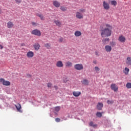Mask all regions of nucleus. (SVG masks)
Returning <instances> with one entry per match:
<instances>
[{"mask_svg": "<svg viewBox=\"0 0 131 131\" xmlns=\"http://www.w3.org/2000/svg\"><path fill=\"white\" fill-rule=\"evenodd\" d=\"M104 28L101 27H100V34L102 37H108V36H111V34L112 33V26L108 24H105L104 25Z\"/></svg>", "mask_w": 131, "mask_h": 131, "instance_id": "1", "label": "nucleus"}, {"mask_svg": "<svg viewBox=\"0 0 131 131\" xmlns=\"http://www.w3.org/2000/svg\"><path fill=\"white\" fill-rule=\"evenodd\" d=\"M0 82H1L3 85H6V86L11 85V82L9 81L5 80L4 78H0Z\"/></svg>", "mask_w": 131, "mask_h": 131, "instance_id": "2", "label": "nucleus"}, {"mask_svg": "<svg viewBox=\"0 0 131 131\" xmlns=\"http://www.w3.org/2000/svg\"><path fill=\"white\" fill-rule=\"evenodd\" d=\"M31 34L33 35H36L37 36H40L41 35V32L38 29H35L32 31Z\"/></svg>", "mask_w": 131, "mask_h": 131, "instance_id": "3", "label": "nucleus"}, {"mask_svg": "<svg viewBox=\"0 0 131 131\" xmlns=\"http://www.w3.org/2000/svg\"><path fill=\"white\" fill-rule=\"evenodd\" d=\"M103 7L104 10H108L110 9V5H109V3L106 1L103 2Z\"/></svg>", "mask_w": 131, "mask_h": 131, "instance_id": "4", "label": "nucleus"}, {"mask_svg": "<svg viewBox=\"0 0 131 131\" xmlns=\"http://www.w3.org/2000/svg\"><path fill=\"white\" fill-rule=\"evenodd\" d=\"M56 66L57 68H62L64 66V64L63 63V61L61 60H58L56 63Z\"/></svg>", "mask_w": 131, "mask_h": 131, "instance_id": "5", "label": "nucleus"}, {"mask_svg": "<svg viewBox=\"0 0 131 131\" xmlns=\"http://www.w3.org/2000/svg\"><path fill=\"white\" fill-rule=\"evenodd\" d=\"M118 40L120 41V42H125V41L126 40V38H125V37L122 35H121L118 39Z\"/></svg>", "mask_w": 131, "mask_h": 131, "instance_id": "6", "label": "nucleus"}, {"mask_svg": "<svg viewBox=\"0 0 131 131\" xmlns=\"http://www.w3.org/2000/svg\"><path fill=\"white\" fill-rule=\"evenodd\" d=\"M111 89L114 92H118V87L115 84H112L111 85Z\"/></svg>", "mask_w": 131, "mask_h": 131, "instance_id": "7", "label": "nucleus"}, {"mask_svg": "<svg viewBox=\"0 0 131 131\" xmlns=\"http://www.w3.org/2000/svg\"><path fill=\"white\" fill-rule=\"evenodd\" d=\"M104 49L107 53H110L112 51V47L109 45H106L104 47Z\"/></svg>", "mask_w": 131, "mask_h": 131, "instance_id": "8", "label": "nucleus"}, {"mask_svg": "<svg viewBox=\"0 0 131 131\" xmlns=\"http://www.w3.org/2000/svg\"><path fill=\"white\" fill-rule=\"evenodd\" d=\"M76 70H81L82 69V64H76L74 66Z\"/></svg>", "mask_w": 131, "mask_h": 131, "instance_id": "9", "label": "nucleus"}, {"mask_svg": "<svg viewBox=\"0 0 131 131\" xmlns=\"http://www.w3.org/2000/svg\"><path fill=\"white\" fill-rule=\"evenodd\" d=\"M34 56V53L32 51H29L27 53V57L28 58H33Z\"/></svg>", "mask_w": 131, "mask_h": 131, "instance_id": "10", "label": "nucleus"}, {"mask_svg": "<svg viewBox=\"0 0 131 131\" xmlns=\"http://www.w3.org/2000/svg\"><path fill=\"white\" fill-rule=\"evenodd\" d=\"M15 107H16L18 112L22 113L23 111L21 110V104H20V103H17V105L15 104Z\"/></svg>", "mask_w": 131, "mask_h": 131, "instance_id": "11", "label": "nucleus"}, {"mask_svg": "<svg viewBox=\"0 0 131 131\" xmlns=\"http://www.w3.org/2000/svg\"><path fill=\"white\" fill-rule=\"evenodd\" d=\"M53 5L55 8H59L60 6V4L59 2L57 1H54L53 2Z\"/></svg>", "mask_w": 131, "mask_h": 131, "instance_id": "12", "label": "nucleus"}, {"mask_svg": "<svg viewBox=\"0 0 131 131\" xmlns=\"http://www.w3.org/2000/svg\"><path fill=\"white\" fill-rule=\"evenodd\" d=\"M33 47L35 51H38L40 48V45L38 43H36L33 45Z\"/></svg>", "mask_w": 131, "mask_h": 131, "instance_id": "13", "label": "nucleus"}, {"mask_svg": "<svg viewBox=\"0 0 131 131\" xmlns=\"http://www.w3.org/2000/svg\"><path fill=\"white\" fill-rule=\"evenodd\" d=\"M76 18H77V19H81V18H82V14L81 12H76Z\"/></svg>", "mask_w": 131, "mask_h": 131, "instance_id": "14", "label": "nucleus"}, {"mask_svg": "<svg viewBox=\"0 0 131 131\" xmlns=\"http://www.w3.org/2000/svg\"><path fill=\"white\" fill-rule=\"evenodd\" d=\"M54 22L56 24V25L57 26H58L59 27H61V26H62V23H61L59 20H54Z\"/></svg>", "mask_w": 131, "mask_h": 131, "instance_id": "15", "label": "nucleus"}, {"mask_svg": "<svg viewBox=\"0 0 131 131\" xmlns=\"http://www.w3.org/2000/svg\"><path fill=\"white\" fill-rule=\"evenodd\" d=\"M81 94V93L78 91H74L73 93V96H74V97H79V96H80Z\"/></svg>", "mask_w": 131, "mask_h": 131, "instance_id": "16", "label": "nucleus"}, {"mask_svg": "<svg viewBox=\"0 0 131 131\" xmlns=\"http://www.w3.org/2000/svg\"><path fill=\"white\" fill-rule=\"evenodd\" d=\"M110 41V39L109 38H106L102 40V42L103 45H108V42Z\"/></svg>", "mask_w": 131, "mask_h": 131, "instance_id": "17", "label": "nucleus"}, {"mask_svg": "<svg viewBox=\"0 0 131 131\" xmlns=\"http://www.w3.org/2000/svg\"><path fill=\"white\" fill-rule=\"evenodd\" d=\"M81 32L79 31H76L74 33V35L76 36V37H79V36H81Z\"/></svg>", "mask_w": 131, "mask_h": 131, "instance_id": "18", "label": "nucleus"}, {"mask_svg": "<svg viewBox=\"0 0 131 131\" xmlns=\"http://www.w3.org/2000/svg\"><path fill=\"white\" fill-rule=\"evenodd\" d=\"M103 103H101V102H99L98 104H97V108L98 110H102V108H103Z\"/></svg>", "mask_w": 131, "mask_h": 131, "instance_id": "19", "label": "nucleus"}, {"mask_svg": "<svg viewBox=\"0 0 131 131\" xmlns=\"http://www.w3.org/2000/svg\"><path fill=\"white\" fill-rule=\"evenodd\" d=\"M123 72L125 74V75H127L128 74V72H129V69L125 68L124 70H123Z\"/></svg>", "mask_w": 131, "mask_h": 131, "instance_id": "20", "label": "nucleus"}, {"mask_svg": "<svg viewBox=\"0 0 131 131\" xmlns=\"http://www.w3.org/2000/svg\"><path fill=\"white\" fill-rule=\"evenodd\" d=\"M13 26H14V24H13V23L11 21H9L8 23H7L8 28H13Z\"/></svg>", "mask_w": 131, "mask_h": 131, "instance_id": "21", "label": "nucleus"}, {"mask_svg": "<svg viewBox=\"0 0 131 131\" xmlns=\"http://www.w3.org/2000/svg\"><path fill=\"white\" fill-rule=\"evenodd\" d=\"M66 67H72V62L70 61H67L66 62Z\"/></svg>", "mask_w": 131, "mask_h": 131, "instance_id": "22", "label": "nucleus"}, {"mask_svg": "<svg viewBox=\"0 0 131 131\" xmlns=\"http://www.w3.org/2000/svg\"><path fill=\"white\" fill-rule=\"evenodd\" d=\"M126 64L131 65V57H128L127 58Z\"/></svg>", "mask_w": 131, "mask_h": 131, "instance_id": "23", "label": "nucleus"}, {"mask_svg": "<svg viewBox=\"0 0 131 131\" xmlns=\"http://www.w3.org/2000/svg\"><path fill=\"white\" fill-rule=\"evenodd\" d=\"M36 16H37V17H39L41 20H45V17H43V15H42V14L37 13Z\"/></svg>", "mask_w": 131, "mask_h": 131, "instance_id": "24", "label": "nucleus"}, {"mask_svg": "<svg viewBox=\"0 0 131 131\" xmlns=\"http://www.w3.org/2000/svg\"><path fill=\"white\" fill-rule=\"evenodd\" d=\"M89 83V80H88L87 79H84L83 80L82 84H84V85H88Z\"/></svg>", "mask_w": 131, "mask_h": 131, "instance_id": "25", "label": "nucleus"}, {"mask_svg": "<svg viewBox=\"0 0 131 131\" xmlns=\"http://www.w3.org/2000/svg\"><path fill=\"white\" fill-rule=\"evenodd\" d=\"M111 4L112 6H114V7L116 6V5H117V2L115 0L111 1Z\"/></svg>", "mask_w": 131, "mask_h": 131, "instance_id": "26", "label": "nucleus"}, {"mask_svg": "<svg viewBox=\"0 0 131 131\" xmlns=\"http://www.w3.org/2000/svg\"><path fill=\"white\" fill-rule=\"evenodd\" d=\"M60 109H61V107L59 106H57L54 107V111H55V112H59L60 111Z\"/></svg>", "mask_w": 131, "mask_h": 131, "instance_id": "27", "label": "nucleus"}, {"mask_svg": "<svg viewBox=\"0 0 131 131\" xmlns=\"http://www.w3.org/2000/svg\"><path fill=\"white\" fill-rule=\"evenodd\" d=\"M60 10L62 11V12H66V11H67V8L64 6H61L60 7Z\"/></svg>", "mask_w": 131, "mask_h": 131, "instance_id": "28", "label": "nucleus"}, {"mask_svg": "<svg viewBox=\"0 0 131 131\" xmlns=\"http://www.w3.org/2000/svg\"><path fill=\"white\" fill-rule=\"evenodd\" d=\"M45 48H47V49H51V44L49 43H47L45 44Z\"/></svg>", "mask_w": 131, "mask_h": 131, "instance_id": "29", "label": "nucleus"}, {"mask_svg": "<svg viewBox=\"0 0 131 131\" xmlns=\"http://www.w3.org/2000/svg\"><path fill=\"white\" fill-rule=\"evenodd\" d=\"M110 45L111 47H115L116 46V42L115 41H111L110 42Z\"/></svg>", "mask_w": 131, "mask_h": 131, "instance_id": "30", "label": "nucleus"}, {"mask_svg": "<svg viewBox=\"0 0 131 131\" xmlns=\"http://www.w3.org/2000/svg\"><path fill=\"white\" fill-rule=\"evenodd\" d=\"M89 125L90 126H93V127H96V126H97V125L94 124V122H90Z\"/></svg>", "mask_w": 131, "mask_h": 131, "instance_id": "31", "label": "nucleus"}, {"mask_svg": "<svg viewBox=\"0 0 131 131\" xmlns=\"http://www.w3.org/2000/svg\"><path fill=\"white\" fill-rule=\"evenodd\" d=\"M126 87L127 88V89H131V83H127V84H126Z\"/></svg>", "mask_w": 131, "mask_h": 131, "instance_id": "32", "label": "nucleus"}, {"mask_svg": "<svg viewBox=\"0 0 131 131\" xmlns=\"http://www.w3.org/2000/svg\"><path fill=\"white\" fill-rule=\"evenodd\" d=\"M96 116H97V117H102V113L100 112H97L96 113Z\"/></svg>", "mask_w": 131, "mask_h": 131, "instance_id": "33", "label": "nucleus"}, {"mask_svg": "<svg viewBox=\"0 0 131 131\" xmlns=\"http://www.w3.org/2000/svg\"><path fill=\"white\" fill-rule=\"evenodd\" d=\"M16 4H17L18 5H19V4H21L22 0H14Z\"/></svg>", "mask_w": 131, "mask_h": 131, "instance_id": "34", "label": "nucleus"}, {"mask_svg": "<svg viewBox=\"0 0 131 131\" xmlns=\"http://www.w3.org/2000/svg\"><path fill=\"white\" fill-rule=\"evenodd\" d=\"M95 69L96 72L100 71V69L98 67H95Z\"/></svg>", "mask_w": 131, "mask_h": 131, "instance_id": "35", "label": "nucleus"}, {"mask_svg": "<svg viewBox=\"0 0 131 131\" xmlns=\"http://www.w3.org/2000/svg\"><path fill=\"white\" fill-rule=\"evenodd\" d=\"M31 24L33 26H37V24L35 22H32Z\"/></svg>", "mask_w": 131, "mask_h": 131, "instance_id": "36", "label": "nucleus"}, {"mask_svg": "<svg viewBox=\"0 0 131 131\" xmlns=\"http://www.w3.org/2000/svg\"><path fill=\"white\" fill-rule=\"evenodd\" d=\"M107 104H113V101H112V100H107Z\"/></svg>", "mask_w": 131, "mask_h": 131, "instance_id": "37", "label": "nucleus"}, {"mask_svg": "<svg viewBox=\"0 0 131 131\" xmlns=\"http://www.w3.org/2000/svg\"><path fill=\"white\" fill-rule=\"evenodd\" d=\"M52 83H48L47 84V86H48V88H52Z\"/></svg>", "mask_w": 131, "mask_h": 131, "instance_id": "38", "label": "nucleus"}, {"mask_svg": "<svg viewBox=\"0 0 131 131\" xmlns=\"http://www.w3.org/2000/svg\"><path fill=\"white\" fill-rule=\"evenodd\" d=\"M60 120H61L60 119V118H58L55 119V121L56 122H60Z\"/></svg>", "mask_w": 131, "mask_h": 131, "instance_id": "39", "label": "nucleus"}, {"mask_svg": "<svg viewBox=\"0 0 131 131\" xmlns=\"http://www.w3.org/2000/svg\"><path fill=\"white\" fill-rule=\"evenodd\" d=\"M59 42H63V38L61 37L59 39Z\"/></svg>", "mask_w": 131, "mask_h": 131, "instance_id": "40", "label": "nucleus"}, {"mask_svg": "<svg viewBox=\"0 0 131 131\" xmlns=\"http://www.w3.org/2000/svg\"><path fill=\"white\" fill-rule=\"evenodd\" d=\"M0 49L1 50H3L4 49V47L2 45H0Z\"/></svg>", "mask_w": 131, "mask_h": 131, "instance_id": "41", "label": "nucleus"}, {"mask_svg": "<svg viewBox=\"0 0 131 131\" xmlns=\"http://www.w3.org/2000/svg\"><path fill=\"white\" fill-rule=\"evenodd\" d=\"M95 55L96 56H99V53L98 52H95Z\"/></svg>", "mask_w": 131, "mask_h": 131, "instance_id": "42", "label": "nucleus"}, {"mask_svg": "<svg viewBox=\"0 0 131 131\" xmlns=\"http://www.w3.org/2000/svg\"><path fill=\"white\" fill-rule=\"evenodd\" d=\"M93 63L94 64H97V60H94Z\"/></svg>", "mask_w": 131, "mask_h": 131, "instance_id": "43", "label": "nucleus"}, {"mask_svg": "<svg viewBox=\"0 0 131 131\" xmlns=\"http://www.w3.org/2000/svg\"><path fill=\"white\" fill-rule=\"evenodd\" d=\"M54 88L55 89V90H57L58 89V86H54Z\"/></svg>", "mask_w": 131, "mask_h": 131, "instance_id": "44", "label": "nucleus"}, {"mask_svg": "<svg viewBox=\"0 0 131 131\" xmlns=\"http://www.w3.org/2000/svg\"><path fill=\"white\" fill-rule=\"evenodd\" d=\"M2 12V9L0 8V13Z\"/></svg>", "mask_w": 131, "mask_h": 131, "instance_id": "45", "label": "nucleus"}]
</instances>
